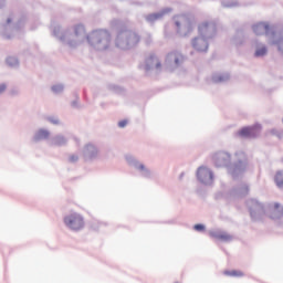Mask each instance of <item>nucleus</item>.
Listing matches in <instances>:
<instances>
[{
	"instance_id": "f257e3e1",
	"label": "nucleus",
	"mask_w": 283,
	"mask_h": 283,
	"mask_svg": "<svg viewBox=\"0 0 283 283\" xmlns=\"http://www.w3.org/2000/svg\"><path fill=\"white\" fill-rule=\"evenodd\" d=\"M87 41L98 50H107L112 43V35L106 30H96L87 35Z\"/></svg>"
},
{
	"instance_id": "f03ea898",
	"label": "nucleus",
	"mask_w": 283,
	"mask_h": 283,
	"mask_svg": "<svg viewBox=\"0 0 283 283\" xmlns=\"http://www.w3.org/2000/svg\"><path fill=\"white\" fill-rule=\"evenodd\" d=\"M64 224H66V227L73 231H78L85 227V221L81 214L73 213L64 218Z\"/></svg>"
},
{
	"instance_id": "7ed1b4c3",
	"label": "nucleus",
	"mask_w": 283,
	"mask_h": 283,
	"mask_svg": "<svg viewBox=\"0 0 283 283\" xmlns=\"http://www.w3.org/2000/svg\"><path fill=\"white\" fill-rule=\"evenodd\" d=\"M262 126L254 125L252 127H243L238 132V136L241 138H255L260 134Z\"/></svg>"
},
{
	"instance_id": "20e7f679",
	"label": "nucleus",
	"mask_w": 283,
	"mask_h": 283,
	"mask_svg": "<svg viewBox=\"0 0 283 283\" xmlns=\"http://www.w3.org/2000/svg\"><path fill=\"white\" fill-rule=\"evenodd\" d=\"M197 178L201 182H211V180H213V172H211L209 168L201 166L197 170Z\"/></svg>"
},
{
	"instance_id": "39448f33",
	"label": "nucleus",
	"mask_w": 283,
	"mask_h": 283,
	"mask_svg": "<svg viewBox=\"0 0 283 283\" xmlns=\"http://www.w3.org/2000/svg\"><path fill=\"white\" fill-rule=\"evenodd\" d=\"M175 23L179 29L184 25L187 30H191V19L185 14L175 17Z\"/></svg>"
},
{
	"instance_id": "423d86ee",
	"label": "nucleus",
	"mask_w": 283,
	"mask_h": 283,
	"mask_svg": "<svg viewBox=\"0 0 283 283\" xmlns=\"http://www.w3.org/2000/svg\"><path fill=\"white\" fill-rule=\"evenodd\" d=\"M192 45L199 52H205L208 48L207 40L202 38H197L192 41Z\"/></svg>"
},
{
	"instance_id": "0eeeda50",
	"label": "nucleus",
	"mask_w": 283,
	"mask_h": 283,
	"mask_svg": "<svg viewBox=\"0 0 283 283\" xmlns=\"http://www.w3.org/2000/svg\"><path fill=\"white\" fill-rule=\"evenodd\" d=\"M255 34H269V24L259 23L253 27Z\"/></svg>"
},
{
	"instance_id": "6e6552de",
	"label": "nucleus",
	"mask_w": 283,
	"mask_h": 283,
	"mask_svg": "<svg viewBox=\"0 0 283 283\" xmlns=\"http://www.w3.org/2000/svg\"><path fill=\"white\" fill-rule=\"evenodd\" d=\"M212 238L216 240H220L221 242H230V240H233V237L227 232H218L212 234Z\"/></svg>"
},
{
	"instance_id": "1a4fd4ad",
	"label": "nucleus",
	"mask_w": 283,
	"mask_h": 283,
	"mask_svg": "<svg viewBox=\"0 0 283 283\" xmlns=\"http://www.w3.org/2000/svg\"><path fill=\"white\" fill-rule=\"evenodd\" d=\"M168 59H174L175 60V65L178 67L184 61L185 56L178 52H171L168 54Z\"/></svg>"
},
{
	"instance_id": "9d476101",
	"label": "nucleus",
	"mask_w": 283,
	"mask_h": 283,
	"mask_svg": "<svg viewBox=\"0 0 283 283\" xmlns=\"http://www.w3.org/2000/svg\"><path fill=\"white\" fill-rule=\"evenodd\" d=\"M223 274H226L228 277H244V272L240 270L224 271Z\"/></svg>"
},
{
	"instance_id": "9b49d317",
	"label": "nucleus",
	"mask_w": 283,
	"mask_h": 283,
	"mask_svg": "<svg viewBox=\"0 0 283 283\" xmlns=\"http://www.w3.org/2000/svg\"><path fill=\"white\" fill-rule=\"evenodd\" d=\"M274 182L275 185L282 189L283 187V172L282 171H277L275 177H274Z\"/></svg>"
},
{
	"instance_id": "f8f14e48",
	"label": "nucleus",
	"mask_w": 283,
	"mask_h": 283,
	"mask_svg": "<svg viewBox=\"0 0 283 283\" xmlns=\"http://www.w3.org/2000/svg\"><path fill=\"white\" fill-rule=\"evenodd\" d=\"M274 213L280 218L283 214V207L280 203H274Z\"/></svg>"
},
{
	"instance_id": "ddd939ff",
	"label": "nucleus",
	"mask_w": 283,
	"mask_h": 283,
	"mask_svg": "<svg viewBox=\"0 0 283 283\" xmlns=\"http://www.w3.org/2000/svg\"><path fill=\"white\" fill-rule=\"evenodd\" d=\"M48 136H50V133L48 130H40L38 133V138L41 139V138H48Z\"/></svg>"
},
{
	"instance_id": "4468645a",
	"label": "nucleus",
	"mask_w": 283,
	"mask_h": 283,
	"mask_svg": "<svg viewBox=\"0 0 283 283\" xmlns=\"http://www.w3.org/2000/svg\"><path fill=\"white\" fill-rule=\"evenodd\" d=\"M83 32H85V28L81 24L76 25L75 27V34L78 35V34H83Z\"/></svg>"
},
{
	"instance_id": "2eb2a0df",
	"label": "nucleus",
	"mask_w": 283,
	"mask_h": 283,
	"mask_svg": "<svg viewBox=\"0 0 283 283\" xmlns=\"http://www.w3.org/2000/svg\"><path fill=\"white\" fill-rule=\"evenodd\" d=\"M209 28V22H203L199 25V32L202 34V32H205V30H207Z\"/></svg>"
},
{
	"instance_id": "dca6fc26",
	"label": "nucleus",
	"mask_w": 283,
	"mask_h": 283,
	"mask_svg": "<svg viewBox=\"0 0 283 283\" xmlns=\"http://www.w3.org/2000/svg\"><path fill=\"white\" fill-rule=\"evenodd\" d=\"M264 54H266V48H261L255 52V56H264Z\"/></svg>"
},
{
	"instance_id": "f3484780",
	"label": "nucleus",
	"mask_w": 283,
	"mask_h": 283,
	"mask_svg": "<svg viewBox=\"0 0 283 283\" xmlns=\"http://www.w3.org/2000/svg\"><path fill=\"white\" fill-rule=\"evenodd\" d=\"M193 229H195V231H205V226L203 224H196Z\"/></svg>"
},
{
	"instance_id": "a211bd4d",
	"label": "nucleus",
	"mask_w": 283,
	"mask_h": 283,
	"mask_svg": "<svg viewBox=\"0 0 283 283\" xmlns=\"http://www.w3.org/2000/svg\"><path fill=\"white\" fill-rule=\"evenodd\" d=\"M127 126V119L120 120L118 123V127H126Z\"/></svg>"
},
{
	"instance_id": "6ab92c4d",
	"label": "nucleus",
	"mask_w": 283,
	"mask_h": 283,
	"mask_svg": "<svg viewBox=\"0 0 283 283\" xmlns=\"http://www.w3.org/2000/svg\"><path fill=\"white\" fill-rule=\"evenodd\" d=\"M6 92V84L0 85V94H3Z\"/></svg>"
},
{
	"instance_id": "aec40b11",
	"label": "nucleus",
	"mask_w": 283,
	"mask_h": 283,
	"mask_svg": "<svg viewBox=\"0 0 283 283\" xmlns=\"http://www.w3.org/2000/svg\"><path fill=\"white\" fill-rule=\"evenodd\" d=\"M60 90H62L61 86H53V92H59Z\"/></svg>"
},
{
	"instance_id": "412c9836",
	"label": "nucleus",
	"mask_w": 283,
	"mask_h": 283,
	"mask_svg": "<svg viewBox=\"0 0 283 283\" xmlns=\"http://www.w3.org/2000/svg\"><path fill=\"white\" fill-rule=\"evenodd\" d=\"M161 66H163V64H160V62H157V63H156V69H157V70H160Z\"/></svg>"
},
{
	"instance_id": "4be33fe9",
	"label": "nucleus",
	"mask_w": 283,
	"mask_h": 283,
	"mask_svg": "<svg viewBox=\"0 0 283 283\" xmlns=\"http://www.w3.org/2000/svg\"><path fill=\"white\" fill-rule=\"evenodd\" d=\"M154 59H156V57L155 56H150L148 61L151 62V61H154Z\"/></svg>"
},
{
	"instance_id": "5701e85b",
	"label": "nucleus",
	"mask_w": 283,
	"mask_h": 283,
	"mask_svg": "<svg viewBox=\"0 0 283 283\" xmlns=\"http://www.w3.org/2000/svg\"><path fill=\"white\" fill-rule=\"evenodd\" d=\"M244 190H245V193H249V187H245Z\"/></svg>"
}]
</instances>
